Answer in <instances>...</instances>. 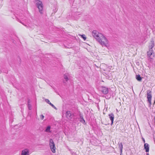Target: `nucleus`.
I'll return each mask as SVG.
<instances>
[{
  "mask_svg": "<svg viewBox=\"0 0 155 155\" xmlns=\"http://www.w3.org/2000/svg\"><path fill=\"white\" fill-rule=\"evenodd\" d=\"M92 35L102 46L106 47L109 46L107 39L102 34L98 33L96 30H94L92 32Z\"/></svg>",
  "mask_w": 155,
  "mask_h": 155,
  "instance_id": "nucleus-1",
  "label": "nucleus"
},
{
  "mask_svg": "<svg viewBox=\"0 0 155 155\" xmlns=\"http://www.w3.org/2000/svg\"><path fill=\"white\" fill-rule=\"evenodd\" d=\"M34 2L39 9V11L40 13L42 14L43 6L42 2L40 0H34Z\"/></svg>",
  "mask_w": 155,
  "mask_h": 155,
  "instance_id": "nucleus-2",
  "label": "nucleus"
},
{
  "mask_svg": "<svg viewBox=\"0 0 155 155\" xmlns=\"http://www.w3.org/2000/svg\"><path fill=\"white\" fill-rule=\"evenodd\" d=\"M147 102L149 103V106L150 107L151 105V99H152V95L151 92V91H150L149 90L147 91Z\"/></svg>",
  "mask_w": 155,
  "mask_h": 155,
  "instance_id": "nucleus-3",
  "label": "nucleus"
},
{
  "mask_svg": "<svg viewBox=\"0 0 155 155\" xmlns=\"http://www.w3.org/2000/svg\"><path fill=\"white\" fill-rule=\"evenodd\" d=\"M100 90L104 94H107L109 91V88L104 86H102L100 88Z\"/></svg>",
  "mask_w": 155,
  "mask_h": 155,
  "instance_id": "nucleus-4",
  "label": "nucleus"
},
{
  "mask_svg": "<svg viewBox=\"0 0 155 155\" xmlns=\"http://www.w3.org/2000/svg\"><path fill=\"white\" fill-rule=\"evenodd\" d=\"M147 55L149 58L152 59V58L154 56V53L153 50H149V51L147 52Z\"/></svg>",
  "mask_w": 155,
  "mask_h": 155,
  "instance_id": "nucleus-5",
  "label": "nucleus"
},
{
  "mask_svg": "<svg viewBox=\"0 0 155 155\" xmlns=\"http://www.w3.org/2000/svg\"><path fill=\"white\" fill-rule=\"evenodd\" d=\"M154 46V44L153 39L152 38L151 39L150 42V43L149 48V50H153V48Z\"/></svg>",
  "mask_w": 155,
  "mask_h": 155,
  "instance_id": "nucleus-6",
  "label": "nucleus"
},
{
  "mask_svg": "<svg viewBox=\"0 0 155 155\" xmlns=\"http://www.w3.org/2000/svg\"><path fill=\"white\" fill-rule=\"evenodd\" d=\"M29 150L28 149L23 150L21 152V155H29Z\"/></svg>",
  "mask_w": 155,
  "mask_h": 155,
  "instance_id": "nucleus-7",
  "label": "nucleus"
},
{
  "mask_svg": "<svg viewBox=\"0 0 155 155\" xmlns=\"http://www.w3.org/2000/svg\"><path fill=\"white\" fill-rule=\"evenodd\" d=\"M79 116L80 118L79 119V121L84 124H86V123H85V120L84 119L82 114L80 113L79 114Z\"/></svg>",
  "mask_w": 155,
  "mask_h": 155,
  "instance_id": "nucleus-8",
  "label": "nucleus"
},
{
  "mask_svg": "<svg viewBox=\"0 0 155 155\" xmlns=\"http://www.w3.org/2000/svg\"><path fill=\"white\" fill-rule=\"evenodd\" d=\"M66 115L67 118L70 119L72 118L71 116L72 115V114L70 111H68L66 112Z\"/></svg>",
  "mask_w": 155,
  "mask_h": 155,
  "instance_id": "nucleus-9",
  "label": "nucleus"
},
{
  "mask_svg": "<svg viewBox=\"0 0 155 155\" xmlns=\"http://www.w3.org/2000/svg\"><path fill=\"white\" fill-rule=\"evenodd\" d=\"M108 116H109V117L110 119V120L111 121V125H112L113 124L114 119V115L113 113H111L110 114H109L108 115Z\"/></svg>",
  "mask_w": 155,
  "mask_h": 155,
  "instance_id": "nucleus-10",
  "label": "nucleus"
},
{
  "mask_svg": "<svg viewBox=\"0 0 155 155\" xmlns=\"http://www.w3.org/2000/svg\"><path fill=\"white\" fill-rule=\"evenodd\" d=\"M144 148L147 152H148L149 150V144L147 143H145L144 144Z\"/></svg>",
  "mask_w": 155,
  "mask_h": 155,
  "instance_id": "nucleus-11",
  "label": "nucleus"
},
{
  "mask_svg": "<svg viewBox=\"0 0 155 155\" xmlns=\"http://www.w3.org/2000/svg\"><path fill=\"white\" fill-rule=\"evenodd\" d=\"M118 145H119V147L120 150V154H121L122 153V149L123 148V145L122 143L119 142L118 143Z\"/></svg>",
  "mask_w": 155,
  "mask_h": 155,
  "instance_id": "nucleus-12",
  "label": "nucleus"
},
{
  "mask_svg": "<svg viewBox=\"0 0 155 155\" xmlns=\"http://www.w3.org/2000/svg\"><path fill=\"white\" fill-rule=\"evenodd\" d=\"M68 74H66L64 75V78L65 80L63 81V82L64 83H65L66 81H67L68 80Z\"/></svg>",
  "mask_w": 155,
  "mask_h": 155,
  "instance_id": "nucleus-13",
  "label": "nucleus"
},
{
  "mask_svg": "<svg viewBox=\"0 0 155 155\" xmlns=\"http://www.w3.org/2000/svg\"><path fill=\"white\" fill-rule=\"evenodd\" d=\"M50 148L53 153H55V147L54 144L53 146H51L50 147Z\"/></svg>",
  "mask_w": 155,
  "mask_h": 155,
  "instance_id": "nucleus-14",
  "label": "nucleus"
},
{
  "mask_svg": "<svg viewBox=\"0 0 155 155\" xmlns=\"http://www.w3.org/2000/svg\"><path fill=\"white\" fill-rule=\"evenodd\" d=\"M136 78L137 80L139 81H140L142 80V78L140 77V75L139 74L136 75Z\"/></svg>",
  "mask_w": 155,
  "mask_h": 155,
  "instance_id": "nucleus-15",
  "label": "nucleus"
},
{
  "mask_svg": "<svg viewBox=\"0 0 155 155\" xmlns=\"http://www.w3.org/2000/svg\"><path fill=\"white\" fill-rule=\"evenodd\" d=\"M54 143L52 139H50L49 140V146L50 147L51 146H53V145L54 144Z\"/></svg>",
  "mask_w": 155,
  "mask_h": 155,
  "instance_id": "nucleus-16",
  "label": "nucleus"
},
{
  "mask_svg": "<svg viewBox=\"0 0 155 155\" xmlns=\"http://www.w3.org/2000/svg\"><path fill=\"white\" fill-rule=\"evenodd\" d=\"M51 129V127L50 126H48L46 128L45 131L47 132H50L51 131L50 130Z\"/></svg>",
  "mask_w": 155,
  "mask_h": 155,
  "instance_id": "nucleus-17",
  "label": "nucleus"
},
{
  "mask_svg": "<svg viewBox=\"0 0 155 155\" xmlns=\"http://www.w3.org/2000/svg\"><path fill=\"white\" fill-rule=\"evenodd\" d=\"M49 104H50L52 107L54 108L56 110H57V108L56 107H55V106L53 104H52V103H49Z\"/></svg>",
  "mask_w": 155,
  "mask_h": 155,
  "instance_id": "nucleus-18",
  "label": "nucleus"
},
{
  "mask_svg": "<svg viewBox=\"0 0 155 155\" xmlns=\"http://www.w3.org/2000/svg\"><path fill=\"white\" fill-rule=\"evenodd\" d=\"M28 107L29 110H31V104L29 103L28 104Z\"/></svg>",
  "mask_w": 155,
  "mask_h": 155,
  "instance_id": "nucleus-19",
  "label": "nucleus"
},
{
  "mask_svg": "<svg viewBox=\"0 0 155 155\" xmlns=\"http://www.w3.org/2000/svg\"><path fill=\"white\" fill-rule=\"evenodd\" d=\"M81 37L84 39V40H85L86 39V37L85 35H81Z\"/></svg>",
  "mask_w": 155,
  "mask_h": 155,
  "instance_id": "nucleus-20",
  "label": "nucleus"
},
{
  "mask_svg": "<svg viewBox=\"0 0 155 155\" xmlns=\"http://www.w3.org/2000/svg\"><path fill=\"white\" fill-rule=\"evenodd\" d=\"M45 101L47 103H48V104H49V103H51L49 101V100L48 99H45Z\"/></svg>",
  "mask_w": 155,
  "mask_h": 155,
  "instance_id": "nucleus-21",
  "label": "nucleus"
},
{
  "mask_svg": "<svg viewBox=\"0 0 155 155\" xmlns=\"http://www.w3.org/2000/svg\"><path fill=\"white\" fill-rule=\"evenodd\" d=\"M40 117L42 120H43L44 118V116L42 115H40Z\"/></svg>",
  "mask_w": 155,
  "mask_h": 155,
  "instance_id": "nucleus-22",
  "label": "nucleus"
},
{
  "mask_svg": "<svg viewBox=\"0 0 155 155\" xmlns=\"http://www.w3.org/2000/svg\"><path fill=\"white\" fill-rule=\"evenodd\" d=\"M142 139L143 141V143H145V141L144 139L143 138H142Z\"/></svg>",
  "mask_w": 155,
  "mask_h": 155,
  "instance_id": "nucleus-23",
  "label": "nucleus"
},
{
  "mask_svg": "<svg viewBox=\"0 0 155 155\" xmlns=\"http://www.w3.org/2000/svg\"><path fill=\"white\" fill-rule=\"evenodd\" d=\"M18 21H19L20 23H21V24H22L23 25H25V26H26L25 25H24L21 21H19V20Z\"/></svg>",
  "mask_w": 155,
  "mask_h": 155,
  "instance_id": "nucleus-24",
  "label": "nucleus"
},
{
  "mask_svg": "<svg viewBox=\"0 0 155 155\" xmlns=\"http://www.w3.org/2000/svg\"><path fill=\"white\" fill-rule=\"evenodd\" d=\"M30 100L29 99H28V103H29L30 104Z\"/></svg>",
  "mask_w": 155,
  "mask_h": 155,
  "instance_id": "nucleus-25",
  "label": "nucleus"
},
{
  "mask_svg": "<svg viewBox=\"0 0 155 155\" xmlns=\"http://www.w3.org/2000/svg\"><path fill=\"white\" fill-rule=\"evenodd\" d=\"M72 154L73 155H76V153H72Z\"/></svg>",
  "mask_w": 155,
  "mask_h": 155,
  "instance_id": "nucleus-26",
  "label": "nucleus"
},
{
  "mask_svg": "<svg viewBox=\"0 0 155 155\" xmlns=\"http://www.w3.org/2000/svg\"><path fill=\"white\" fill-rule=\"evenodd\" d=\"M155 104V100L154 101V103H153V105H154V104Z\"/></svg>",
  "mask_w": 155,
  "mask_h": 155,
  "instance_id": "nucleus-27",
  "label": "nucleus"
},
{
  "mask_svg": "<svg viewBox=\"0 0 155 155\" xmlns=\"http://www.w3.org/2000/svg\"><path fill=\"white\" fill-rule=\"evenodd\" d=\"M2 72V71L0 69V73H1Z\"/></svg>",
  "mask_w": 155,
  "mask_h": 155,
  "instance_id": "nucleus-28",
  "label": "nucleus"
},
{
  "mask_svg": "<svg viewBox=\"0 0 155 155\" xmlns=\"http://www.w3.org/2000/svg\"><path fill=\"white\" fill-rule=\"evenodd\" d=\"M147 155H149L148 153H147Z\"/></svg>",
  "mask_w": 155,
  "mask_h": 155,
  "instance_id": "nucleus-29",
  "label": "nucleus"
},
{
  "mask_svg": "<svg viewBox=\"0 0 155 155\" xmlns=\"http://www.w3.org/2000/svg\"><path fill=\"white\" fill-rule=\"evenodd\" d=\"M20 60H21V59L20 58H19Z\"/></svg>",
  "mask_w": 155,
  "mask_h": 155,
  "instance_id": "nucleus-30",
  "label": "nucleus"
}]
</instances>
